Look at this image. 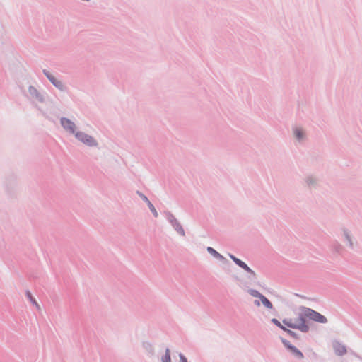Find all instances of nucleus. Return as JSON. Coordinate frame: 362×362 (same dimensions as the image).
Masks as SVG:
<instances>
[{"label":"nucleus","instance_id":"obj_17","mask_svg":"<svg viewBox=\"0 0 362 362\" xmlns=\"http://www.w3.org/2000/svg\"><path fill=\"white\" fill-rule=\"evenodd\" d=\"M180 362H187V358L182 354H180Z\"/></svg>","mask_w":362,"mask_h":362},{"label":"nucleus","instance_id":"obj_11","mask_svg":"<svg viewBox=\"0 0 362 362\" xmlns=\"http://www.w3.org/2000/svg\"><path fill=\"white\" fill-rule=\"evenodd\" d=\"M272 322L275 324L276 325H277L278 327H279L281 329H282L284 331H286L288 334H292L293 332L289 329H286L281 323L279 321H278L276 319H272Z\"/></svg>","mask_w":362,"mask_h":362},{"label":"nucleus","instance_id":"obj_3","mask_svg":"<svg viewBox=\"0 0 362 362\" xmlns=\"http://www.w3.org/2000/svg\"><path fill=\"white\" fill-rule=\"evenodd\" d=\"M76 137L82 141L83 143L88 145V146H93L95 144V140L90 136L85 134L82 132H77L76 134Z\"/></svg>","mask_w":362,"mask_h":362},{"label":"nucleus","instance_id":"obj_2","mask_svg":"<svg viewBox=\"0 0 362 362\" xmlns=\"http://www.w3.org/2000/svg\"><path fill=\"white\" fill-rule=\"evenodd\" d=\"M305 315L317 322L326 323L327 322V318L324 315L311 309H308L305 313Z\"/></svg>","mask_w":362,"mask_h":362},{"label":"nucleus","instance_id":"obj_4","mask_svg":"<svg viewBox=\"0 0 362 362\" xmlns=\"http://www.w3.org/2000/svg\"><path fill=\"white\" fill-rule=\"evenodd\" d=\"M61 123L64 128L71 133H74L75 124L68 119L63 118L61 120Z\"/></svg>","mask_w":362,"mask_h":362},{"label":"nucleus","instance_id":"obj_15","mask_svg":"<svg viewBox=\"0 0 362 362\" xmlns=\"http://www.w3.org/2000/svg\"><path fill=\"white\" fill-rule=\"evenodd\" d=\"M148 206H149V209H151V211L153 212V214H154L155 216H158V213L155 209V207L153 206V205L151 203V202H148Z\"/></svg>","mask_w":362,"mask_h":362},{"label":"nucleus","instance_id":"obj_9","mask_svg":"<svg viewBox=\"0 0 362 362\" xmlns=\"http://www.w3.org/2000/svg\"><path fill=\"white\" fill-rule=\"evenodd\" d=\"M259 299L264 307L268 309H272L273 305L272 303L264 296H261Z\"/></svg>","mask_w":362,"mask_h":362},{"label":"nucleus","instance_id":"obj_13","mask_svg":"<svg viewBox=\"0 0 362 362\" xmlns=\"http://www.w3.org/2000/svg\"><path fill=\"white\" fill-rule=\"evenodd\" d=\"M294 134H295V136H296V138L298 139L303 138V132L302 129H300L299 128H296L294 130Z\"/></svg>","mask_w":362,"mask_h":362},{"label":"nucleus","instance_id":"obj_14","mask_svg":"<svg viewBox=\"0 0 362 362\" xmlns=\"http://www.w3.org/2000/svg\"><path fill=\"white\" fill-rule=\"evenodd\" d=\"M249 293L251 296H252L254 297L259 298H260V296H262V294H261L259 292H258L256 290H253V289L250 290Z\"/></svg>","mask_w":362,"mask_h":362},{"label":"nucleus","instance_id":"obj_5","mask_svg":"<svg viewBox=\"0 0 362 362\" xmlns=\"http://www.w3.org/2000/svg\"><path fill=\"white\" fill-rule=\"evenodd\" d=\"M285 345L287 346V348L292 352V354L297 357L299 359H303L304 356L303 353L298 350L296 347L288 344L285 343Z\"/></svg>","mask_w":362,"mask_h":362},{"label":"nucleus","instance_id":"obj_1","mask_svg":"<svg viewBox=\"0 0 362 362\" xmlns=\"http://www.w3.org/2000/svg\"><path fill=\"white\" fill-rule=\"evenodd\" d=\"M283 323L288 327L297 329L303 332H307L309 330V326L303 315H299L294 318L285 319Z\"/></svg>","mask_w":362,"mask_h":362},{"label":"nucleus","instance_id":"obj_8","mask_svg":"<svg viewBox=\"0 0 362 362\" xmlns=\"http://www.w3.org/2000/svg\"><path fill=\"white\" fill-rule=\"evenodd\" d=\"M334 351L337 355L342 356L344 354H346V349L345 346H344L341 344H337L334 346Z\"/></svg>","mask_w":362,"mask_h":362},{"label":"nucleus","instance_id":"obj_20","mask_svg":"<svg viewBox=\"0 0 362 362\" xmlns=\"http://www.w3.org/2000/svg\"><path fill=\"white\" fill-rule=\"evenodd\" d=\"M254 303L255 304V305L257 306H259L260 305V302L258 300H255Z\"/></svg>","mask_w":362,"mask_h":362},{"label":"nucleus","instance_id":"obj_10","mask_svg":"<svg viewBox=\"0 0 362 362\" xmlns=\"http://www.w3.org/2000/svg\"><path fill=\"white\" fill-rule=\"evenodd\" d=\"M207 251L215 257L219 258V259H223V257L220 255L218 252H216L214 248L209 247L207 248Z\"/></svg>","mask_w":362,"mask_h":362},{"label":"nucleus","instance_id":"obj_16","mask_svg":"<svg viewBox=\"0 0 362 362\" xmlns=\"http://www.w3.org/2000/svg\"><path fill=\"white\" fill-rule=\"evenodd\" d=\"M26 294H27L28 298L31 301H33V303H35V300L33 298V297H32V295H31L30 292L28 291V292L26 293Z\"/></svg>","mask_w":362,"mask_h":362},{"label":"nucleus","instance_id":"obj_7","mask_svg":"<svg viewBox=\"0 0 362 362\" xmlns=\"http://www.w3.org/2000/svg\"><path fill=\"white\" fill-rule=\"evenodd\" d=\"M47 78L50 80V81L57 88H62L63 84L61 81H57L53 76H51L50 74H48L45 73Z\"/></svg>","mask_w":362,"mask_h":362},{"label":"nucleus","instance_id":"obj_18","mask_svg":"<svg viewBox=\"0 0 362 362\" xmlns=\"http://www.w3.org/2000/svg\"><path fill=\"white\" fill-rule=\"evenodd\" d=\"M177 231H178L181 235H184V234H185V233H184V230L182 229V227H180H180H179V228L177 229Z\"/></svg>","mask_w":362,"mask_h":362},{"label":"nucleus","instance_id":"obj_6","mask_svg":"<svg viewBox=\"0 0 362 362\" xmlns=\"http://www.w3.org/2000/svg\"><path fill=\"white\" fill-rule=\"evenodd\" d=\"M230 257L238 266H240V267H242L247 272H252L251 269H250V267H248V266L245 262H243L240 259L236 258L235 256H233L232 255H230Z\"/></svg>","mask_w":362,"mask_h":362},{"label":"nucleus","instance_id":"obj_12","mask_svg":"<svg viewBox=\"0 0 362 362\" xmlns=\"http://www.w3.org/2000/svg\"><path fill=\"white\" fill-rule=\"evenodd\" d=\"M162 362H171L170 356V350L168 349L165 350V354L162 358Z\"/></svg>","mask_w":362,"mask_h":362},{"label":"nucleus","instance_id":"obj_19","mask_svg":"<svg viewBox=\"0 0 362 362\" xmlns=\"http://www.w3.org/2000/svg\"><path fill=\"white\" fill-rule=\"evenodd\" d=\"M141 197H142L143 199L148 204V202H150V201L148 199V198L144 195H142Z\"/></svg>","mask_w":362,"mask_h":362}]
</instances>
